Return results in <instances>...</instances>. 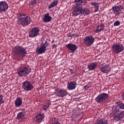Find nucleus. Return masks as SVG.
Returning <instances> with one entry per match:
<instances>
[{
    "label": "nucleus",
    "mask_w": 124,
    "mask_h": 124,
    "mask_svg": "<svg viewBox=\"0 0 124 124\" xmlns=\"http://www.w3.org/2000/svg\"><path fill=\"white\" fill-rule=\"evenodd\" d=\"M83 5H84L75 6L72 12L73 16H78V15H80V14L83 16L90 15V11L86 8L83 9Z\"/></svg>",
    "instance_id": "f257e3e1"
},
{
    "label": "nucleus",
    "mask_w": 124,
    "mask_h": 124,
    "mask_svg": "<svg viewBox=\"0 0 124 124\" xmlns=\"http://www.w3.org/2000/svg\"><path fill=\"white\" fill-rule=\"evenodd\" d=\"M17 15V17H18L17 22L19 25H21L22 27H25V26H29L31 24V19L30 16L22 17L26 16L22 14H18Z\"/></svg>",
    "instance_id": "f03ea898"
},
{
    "label": "nucleus",
    "mask_w": 124,
    "mask_h": 124,
    "mask_svg": "<svg viewBox=\"0 0 124 124\" xmlns=\"http://www.w3.org/2000/svg\"><path fill=\"white\" fill-rule=\"evenodd\" d=\"M13 53L14 56L16 58H19V57H25L27 55V50L24 47L16 46L13 49Z\"/></svg>",
    "instance_id": "7ed1b4c3"
},
{
    "label": "nucleus",
    "mask_w": 124,
    "mask_h": 124,
    "mask_svg": "<svg viewBox=\"0 0 124 124\" xmlns=\"http://www.w3.org/2000/svg\"><path fill=\"white\" fill-rule=\"evenodd\" d=\"M31 73V69L29 67H21L17 70V74L21 77H25Z\"/></svg>",
    "instance_id": "20e7f679"
},
{
    "label": "nucleus",
    "mask_w": 124,
    "mask_h": 124,
    "mask_svg": "<svg viewBox=\"0 0 124 124\" xmlns=\"http://www.w3.org/2000/svg\"><path fill=\"white\" fill-rule=\"evenodd\" d=\"M109 97V95L106 93H102L99 94L95 98V101L97 103H105L106 100Z\"/></svg>",
    "instance_id": "39448f33"
},
{
    "label": "nucleus",
    "mask_w": 124,
    "mask_h": 124,
    "mask_svg": "<svg viewBox=\"0 0 124 124\" xmlns=\"http://www.w3.org/2000/svg\"><path fill=\"white\" fill-rule=\"evenodd\" d=\"M124 49V47L121 44H115L112 46V50L115 54H120L123 52Z\"/></svg>",
    "instance_id": "423d86ee"
},
{
    "label": "nucleus",
    "mask_w": 124,
    "mask_h": 124,
    "mask_svg": "<svg viewBox=\"0 0 124 124\" xmlns=\"http://www.w3.org/2000/svg\"><path fill=\"white\" fill-rule=\"evenodd\" d=\"M42 46H40V47H38L36 49V54L37 55H40V54H43L46 52V47H48L49 43L48 42L46 41L44 43H42Z\"/></svg>",
    "instance_id": "0eeeda50"
},
{
    "label": "nucleus",
    "mask_w": 124,
    "mask_h": 124,
    "mask_svg": "<svg viewBox=\"0 0 124 124\" xmlns=\"http://www.w3.org/2000/svg\"><path fill=\"white\" fill-rule=\"evenodd\" d=\"M94 42V38L93 36H88L84 38L83 43L84 45H86L87 47L91 46L92 44H93Z\"/></svg>",
    "instance_id": "6e6552de"
},
{
    "label": "nucleus",
    "mask_w": 124,
    "mask_h": 124,
    "mask_svg": "<svg viewBox=\"0 0 124 124\" xmlns=\"http://www.w3.org/2000/svg\"><path fill=\"white\" fill-rule=\"evenodd\" d=\"M22 88L24 91L29 92V91H31L33 89V86L30 81L26 80L22 83Z\"/></svg>",
    "instance_id": "1a4fd4ad"
},
{
    "label": "nucleus",
    "mask_w": 124,
    "mask_h": 124,
    "mask_svg": "<svg viewBox=\"0 0 124 124\" xmlns=\"http://www.w3.org/2000/svg\"><path fill=\"white\" fill-rule=\"evenodd\" d=\"M124 9V7L122 5L114 6L112 7V10L116 16H120L122 14V10Z\"/></svg>",
    "instance_id": "9d476101"
},
{
    "label": "nucleus",
    "mask_w": 124,
    "mask_h": 124,
    "mask_svg": "<svg viewBox=\"0 0 124 124\" xmlns=\"http://www.w3.org/2000/svg\"><path fill=\"white\" fill-rule=\"evenodd\" d=\"M39 34V29L37 27L32 28L29 31V37H36Z\"/></svg>",
    "instance_id": "9b49d317"
},
{
    "label": "nucleus",
    "mask_w": 124,
    "mask_h": 124,
    "mask_svg": "<svg viewBox=\"0 0 124 124\" xmlns=\"http://www.w3.org/2000/svg\"><path fill=\"white\" fill-rule=\"evenodd\" d=\"M8 3L5 1H0V13L5 12L8 9Z\"/></svg>",
    "instance_id": "f8f14e48"
},
{
    "label": "nucleus",
    "mask_w": 124,
    "mask_h": 124,
    "mask_svg": "<svg viewBox=\"0 0 124 124\" xmlns=\"http://www.w3.org/2000/svg\"><path fill=\"white\" fill-rule=\"evenodd\" d=\"M66 47L68 50L71 51L72 53H74L78 48L76 45L72 43L68 44L66 45Z\"/></svg>",
    "instance_id": "ddd939ff"
},
{
    "label": "nucleus",
    "mask_w": 124,
    "mask_h": 124,
    "mask_svg": "<svg viewBox=\"0 0 124 124\" xmlns=\"http://www.w3.org/2000/svg\"><path fill=\"white\" fill-rule=\"evenodd\" d=\"M57 96H59V97H63L65 96V95H67V91L64 90L62 89H57L56 90Z\"/></svg>",
    "instance_id": "4468645a"
},
{
    "label": "nucleus",
    "mask_w": 124,
    "mask_h": 124,
    "mask_svg": "<svg viewBox=\"0 0 124 124\" xmlns=\"http://www.w3.org/2000/svg\"><path fill=\"white\" fill-rule=\"evenodd\" d=\"M76 86H77V84L76 82L74 81H71V82H68L67 85V88L70 91L72 90H75L76 89Z\"/></svg>",
    "instance_id": "2eb2a0df"
},
{
    "label": "nucleus",
    "mask_w": 124,
    "mask_h": 124,
    "mask_svg": "<svg viewBox=\"0 0 124 124\" xmlns=\"http://www.w3.org/2000/svg\"><path fill=\"white\" fill-rule=\"evenodd\" d=\"M100 70L102 71L103 73H109L110 70H111V68H110V66L109 65H106L105 66L101 67L100 68Z\"/></svg>",
    "instance_id": "dca6fc26"
},
{
    "label": "nucleus",
    "mask_w": 124,
    "mask_h": 124,
    "mask_svg": "<svg viewBox=\"0 0 124 124\" xmlns=\"http://www.w3.org/2000/svg\"><path fill=\"white\" fill-rule=\"evenodd\" d=\"M43 119H44V115H42L41 114L39 113L35 117L34 120L36 123H38V124H39V123L42 122Z\"/></svg>",
    "instance_id": "f3484780"
},
{
    "label": "nucleus",
    "mask_w": 124,
    "mask_h": 124,
    "mask_svg": "<svg viewBox=\"0 0 124 124\" xmlns=\"http://www.w3.org/2000/svg\"><path fill=\"white\" fill-rule=\"evenodd\" d=\"M97 67V63L95 62H93L92 63H90L88 65V68L89 70H94Z\"/></svg>",
    "instance_id": "a211bd4d"
},
{
    "label": "nucleus",
    "mask_w": 124,
    "mask_h": 124,
    "mask_svg": "<svg viewBox=\"0 0 124 124\" xmlns=\"http://www.w3.org/2000/svg\"><path fill=\"white\" fill-rule=\"evenodd\" d=\"M26 116V112L25 111L19 112L17 115V120H23Z\"/></svg>",
    "instance_id": "6ab92c4d"
},
{
    "label": "nucleus",
    "mask_w": 124,
    "mask_h": 124,
    "mask_svg": "<svg viewBox=\"0 0 124 124\" xmlns=\"http://www.w3.org/2000/svg\"><path fill=\"white\" fill-rule=\"evenodd\" d=\"M112 113L114 115H118L119 113H121L120 108H119L118 105L114 106L112 107Z\"/></svg>",
    "instance_id": "aec40b11"
},
{
    "label": "nucleus",
    "mask_w": 124,
    "mask_h": 124,
    "mask_svg": "<svg viewBox=\"0 0 124 124\" xmlns=\"http://www.w3.org/2000/svg\"><path fill=\"white\" fill-rule=\"evenodd\" d=\"M23 100L21 97H18L15 101V103L16 107H20L22 105Z\"/></svg>",
    "instance_id": "412c9836"
},
{
    "label": "nucleus",
    "mask_w": 124,
    "mask_h": 124,
    "mask_svg": "<svg viewBox=\"0 0 124 124\" xmlns=\"http://www.w3.org/2000/svg\"><path fill=\"white\" fill-rule=\"evenodd\" d=\"M51 20L52 17L49 16V14L47 13L45 15L44 17V22H45V23H48L49 22H50Z\"/></svg>",
    "instance_id": "4be33fe9"
},
{
    "label": "nucleus",
    "mask_w": 124,
    "mask_h": 124,
    "mask_svg": "<svg viewBox=\"0 0 124 124\" xmlns=\"http://www.w3.org/2000/svg\"><path fill=\"white\" fill-rule=\"evenodd\" d=\"M76 5H85L87 3V0H75Z\"/></svg>",
    "instance_id": "5701e85b"
},
{
    "label": "nucleus",
    "mask_w": 124,
    "mask_h": 124,
    "mask_svg": "<svg viewBox=\"0 0 124 124\" xmlns=\"http://www.w3.org/2000/svg\"><path fill=\"white\" fill-rule=\"evenodd\" d=\"M103 31H104V25L103 24H100L97 27L96 32Z\"/></svg>",
    "instance_id": "b1692460"
},
{
    "label": "nucleus",
    "mask_w": 124,
    "mask_h": 124,
    "mask_svg": "<svg viewBox=\"0 0 124 124\" xmlns=\"http://www.w3.org/2000/svg\"><path fill=\"white\" fill-rule=\"evenodd\" d=\"M91 5H93V6L95 7V12H97V11H98V10L99 9V5H98V3L91 2Z\"/></svg>",
    "instance_id": "393cba45"
},
{
    "label": "nucleus",
    "mask_w": 124,
    "mask_h": 124,
    "mask_svg": "<svg viewBox=\"0 0 124 124\" xmlns=\"http://www.w3.org/2000/svg\"><path fill=\"white\" fill-rule=\"evenodd\" d=\"M57 4H58V1L57 0H55L49 5L48 9H50L51 8H53V7H55V6H57Z\"/></svg>",
    "instance_id": "a878e982"
},
{
    "label": "nucleus",
    "mask_w": 124,
    "mask_h": 124,
    "mask_svg": "<svg viewBox=\"0 0 124 124\" xmlns=\"http://www.w3.org/2000/svg\"><path fill=\"white\" fill-rule=\"evenodd\" d=\"M95 124H108L107 120H104L102 119L99 120Z\"/></svg>",
    "instance_id": "bb28decb"
},
{
    "label": "nucleus",
    "mask_w": 124,
    "mask_h": 124,
    "mask_svg": "<svg viewBox=\"0 0 124 124\" xmlns=\"http://www.w3.org/2000/svg\"><path fill=\"white\" fill-rule=\"evenodd\" d=\"M50 104H51V102L48 101L46 104L43 105L42 109L45 110H47V109H48V108H49V107L50 106Z\"/></svg>",
    "instance_id": "cd10ccee"
},
{
    "label": "nucleus",
    "mask_w": 124,
    "mask_h": 124,
    "mask_svg": "<svg viewBox=\"0 0 124 124\" xmlns=\"http://www.w3.org/2000/svg\"><path fill=\"white\" fill-rule=\"evenodd\" d=\"M67 35V37H71V38L73 37V36H75V37L79 36V35L77 34H75L74 33L71 34V33H68Z\"/></svg>",
    "instance_id": "c85d7f7f"
},
{
    "label": "nucleus",
    "mask_w": 124,
    "mask_h": 124,
    "mask_svg": "<svg viewBox=\"0 0 124 124\" xmlns=\"http://www.w3.org/2000/svg\"><path fill=\"white\" fill-rule=\"evenodd\" d=\"M118 115L119 118L121 119V120H122V119H123V117H124V112L122 111L121 112L119 113Z\"/></svg>",
    "instance_id": "c756f323"
},
{
    "label": "nucleus",
    "mask_w": 124,
    "mask_h": 124,
    "mask_svg": "<svg viewBox=\"0 0 124 124\" xmlns=\"http://www.w3.org/2000/svg\"><path fill=\"white\" fill-rule=\"evenodd\" d=\"M36 0H31V1L30 2V4L33 6V5H35L36 4Z\"/></svg>",
    "instance_id": "7c9ffc66"
},
{
    "label": "nucleus",
    "mask_w": 124,
    "mask_h": 124,
    "mask_svg": "<svg viewBox=\"0 0 124 124\" xmlns=\"http://www.w3.org/2000/svg\"><path fill=\"white\" fill-rule=\"evenodd\" d=\"M2 99H3V95H2V94H0V104L4 103V101Z\"/></svg>",
    "instance_id": "2f4dec72"
},
{
    "label": "nucleus",
    "mask_w": 124,
    "mask_h": 124,
    "mask_svg": "<svg viewBox=\"0 0 124 124\" xmlns=\"http://www.w3.org/2000/svg\"><path fill=\"white\" fill-rule=\"evenodd\" d=\"M114 120L115 121H117V122H119V121H121V119L119 115H115V116L114 117Z\"/></svg>",
    "instance_id": "473e14b6"
},
{
    "label": "nucleus",
    "mask_w": 124,
    "mask_h": 124,
    "mask_svg": "<svg viewBox=\"0 0 124 124\" xmlns=\"http://www.w3.org/2000/svg\"><path fill=\"white\" fill-rule=\"evenodd\" d=\"M57 47H58V46H57L56 44L52 45V50H54V51H57Z\"/></svg>",
    "instance_id": "72a5a7b5"
},
{
    "label": "nucleus",
    "mask_w": 124,
    "mask_h": 124,
    "mask_svg": "<svg viewBox=\"0 0 124 124\" xmlns=\"http://www.w3.org/2000/svg\"><path fill=\"white\" fill-rule=\"evenodd\" d=\"M120 24H121V23H120L119 21H116L114 23V25L116 27L118 26H120Z\"/></svg>",
    "instance_id": "f704fd0d"
},
{
    "label": "nucleus",
    "mask_w": 124,
    "mask_h": 124,
    "mask_svg": "<svg viewBox=\"0 0 124 124\" xmlns=\"http://www.w3.org/2000/svg\"><path fill=\"white\" fill-rule=\"evenodd\" d=\"M117 106H118V107L120 108V109H124V104H121L120 105H118Z\"/></svg>",
    "instance_id": "c9c22d12"
},
{
    "label": "nucleus",
    "mask_w": 124,
    "mask_h": 124,
    "mask_svg": "<svg viewBox=\"0 0 124 124\" xmlns=\"http://www.w3.org/2000/svg\"><path fill=\"white\" fill-rule=\"evenodd\" d=\"M69 70H70V72L72 73V74H73V73H74V72H73V71H72L71 69H70Z\"/></svg>",
    "instance_id": "e433bc0d"
},
{
    "label": "nucleus",
    "mask_w": 124,
    "mask_h": 124,
    "mask_svg": "<svg viewBox=\"0 0 124 124\" xmlns=\"http://www.w3.org/2000/svg\"><path fill=\"white\" fill-rule=\"evenodd\" d=\"M87 87V85H86L84 87V88L85 90H88V89H89V86H88Z\"/></svg>",
    "instance_id": "4c0bfd02"
},
{
    "label": "nucleus",
    "mask_w": 124,
    "mask_h": 124,
    "mask_svg": "<svg viewBox=\"0 0 124 124\" xmlns=\"http://www.w3.org/2000/svg\"><path fill=\"white\" fill-rule=\"evenodd\" d=\"M52 124H61V123H60V122L57 121L55 123H52Z\"/></svg>",
    "instance_id": "58836bf2"
},
{
    "label": "nucleus",
    "mask_w": 124,
    "mask_h": 124,
    "mask_svg": "<svg viewBox=\"0 0 124 124\" xmlns=\"http://www.w3.org/2000/svg\"><path fill=\"white\" fill-rule=\"evenodd\" d=\"M122 98H123V99H124V93H123Z\"/></svg>",
    "instance_id": "ea45409f"
},
{
    "label": "nucleus",
    "mask_w": 124,
    "mask_h": 124,
    "mask_svg": "<svg viewBox=\"0 0 124 124\" xmlns=\"http://www.w3.org/2000/svg\"><path fill=\"white\" fill-rule=\"evenodd\" d=\"M54 42H55V40H53L51 42V43H54Z\"/></svg>",
    "instance_id": "a19ab883"
}]
</instances>
